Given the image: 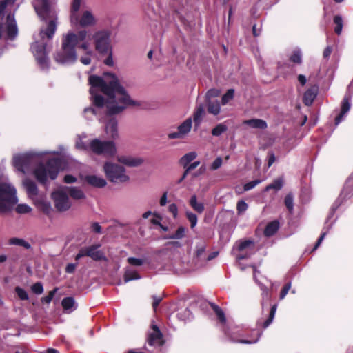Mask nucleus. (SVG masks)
<instances>
[{
    "label": "nucleus",
    "mask_w": 353,
    "mask_h": 353,
    "mask_svg": "<svg viewBox=\"0 0 353 353\" xmlns=\"http://www.w3.org/2000/svg\"><path fill=\"white\" fill-rule=\"evenodd\" d=\"M168 211L172 214L174 218L178 215V208L175 203H172L168 206Z\"/></svg>",
    "instance_id": "59"
},
{
    "label": "nucleus",
    "mask_w": 353,
    "mask_h": 353,
    "mask_svg": "<svg viewBox=\"0 0 353 353\" xmlns=\"http://www.w3.org/2000/svg\"><path fill=\"white\" fill-rule=\"evenodd\" d=\"M234 95V90L229 89L225 94H224L221 99V103L223 105L228 103L233 98Z\"/></svg>",
    "instance_id": "41"
},
{
    "label": "nucleus",
    "mask_w": 353,
    "mask_h": 353,
    "mask_svg": "<svg viewBox=\"0 0 353 353\" xmlns=\"http://www.w3.org/2000/svg\"><path fill=\"white\" fill-rule=\"evenodd\" d=\"M88 81L91 99L96 108H85V117L89 113L97 114L105 106V116L99 120L105 123L106 134L116 139L119 137L118 121L114 116L121 113L130 105H135L136 102L130 99L114 74L107 72L102 77L90 75Z\"/></svg>",
    "instance_id": "1"
},
{
    "label": "nucleus",
    "mask_w": 353,
    "mask_h": 353,
    "mask_svg": "<svg viewBox=\"0 0 353 353\" xmlns=\"http://www.w3.org/2000/svg\"><path fill=\"white\" fill-rule=\"evenodd\" d=\"M83 256H88V247L81 248L75 256V260L78 261Z\"/></svg>",
    "instance_id": "58"
},
{
    "label": "nucleus",
    "mask_w": 353,
    "mask_h": 353,
    "mask_svg": "<svg viewBox=\"0 0 353 353\" xmlns=\"http://www.w3.org/2000/svg\"><path fill=\"white\" fill-rule=\"evenodd\" d=\"M87 36L85 30H81L77 33L68 32L62 38L61 48L54 54V60L61 64L74 63L77 59L75 47L79 46L83 50L88 49L89 43L85 41Z\"/></svg>",
    "instance_id": "2"
},
{
    "label": "nucleus",
    "mask_w": 353,
    "mask_h": 353,
    "mask_svg": "<svg viewBox=\"0 0 353 353\" xmlns=\"http://www.w3.org/2000/svg\"><path fill=\"white\" fill-rule=\"evenodd\" d=\"M85 51H86V55L85 57H81L80 61L83 65H89L91 63L90 56L92 54L93 52L92 50H89V48L88 50H86Z\"/></svg>",
    "instance_id": "51"
},
{
    "label": "nucleus",
    "mask_w": 353,
    "mask_h": 353,
    "mask_svg": "<svg viewBox=\"0 0 353 353\" xmlns=\"http://www.w3.org/2000/svg\"><path fill=\"white\" fill-rule=\"evenodd\" d=\"M200 164V162L199 161H195L192 163H191L190 165H188L186 167V169L183 173V174L182 175V176L181 177V179L179 180L178 183H181L183 180H184V179L186 177L187 174H188V172L192 170H194Z\"/></svg>",
    "instance_id": "43"
},
{
    "label": "nucleus",
    "mask_w": 353,
    "mask_h": 353,
    "mask_svg": "<svg viewBox=\"0 0 353 353\" xmlns=\"http://www.w3.org/2000/svg\"><path fill=\"white\" fill-rule=\"evenodd\" d=\"M332 52V47L327 46L323 50V56L324 59H328Z\"/></svg>",
    "instance_id": "63"
},
{
    "label": "nucleus",
    "mask_w": 353,
    "mask_h": 353,
    "mask_svg": "<svg viewBox=\"0 0 353 353\" xmlns=\"http://www.w3.org/2000/svg\"><path fill=\"white\" fill-rule=\"evenodd\" d=\"M244 125H247L252 128L263 130L267 128L266 122L260 119H252L244 120Z\"/></svg>",
    "instance_id": "23"
},
{
    "label": "nucleus",
    "mask_w": 353,
    "mask_h": 353,
    "mask_svg": "<svg viewBox=\"0 0 353 353\" xmlns=\"http://www.w3.org/2000/svg\"><path fill=\"white\" fill-rule=\"evenodd\" d=\"M103 170L107 178L112 183H125L130 179L125 173V169L117 163L105 162Z\"/></svg>",
    "instance_id": "7"
},
{
    "label": "nucleus",
    "mask_w": 353,
    "mask_h": 353,
    "mask_svg": "<svg viewBox=\"0 0 353 353\" xmlns=\"http://www.w3.org/2000/svg\"><path fill=\"white\" fill-rule=\"evenodd\" d=\"M99 245H92L88 247V256L92 258L94 261H106L107 259L104 254L99 250H97Z\"/></svg>",
    "instance_id": "21"
},
{
    "label": "nucleus",
    "mask_w": 353,
    "mask_h": 353,
    "mask_svg": "<svg viewBox=\"0 0 353 353\" xmlns=\"http://www.w3.org/2000/svg\"><path fill=\"white\" fill-rule=\"evenodd\" d=\"M190 206L196 212L201 214L204 211V205L202 203L197 201V197L196 195H192L190 199Z\"/></svg>",
    "instance_id": "30"
},
{
    "label": "nucleus",
    "mask_w": 353,
    "mask_h": 353,
    "mask_svg": "<svg viewBox=\"0 0 353 353\" xmlns=\"http://www.w3.org/2000/svg\"><path fill=\"white\" fill-rule=\"evenodd\" d=\"M290 288H291V282H288L287 283H285V285L282 288V289L281 290L279 299H283L285 297V296L287 295V294L288 293Z\"/></svg>",
    "instance_id": "52"
},
{
    "label": "nucleus",
    "mask_w": 353,
    "mask_h": 353,
    "mask_svg": "<svg viewBox=\"0 0 353 353\" xmlns=\"http://www.w3.org/2000/svg\"><path fill=\"white\" fill-rule=\"evenodd\" d=\"M276 305L274 304L273 305L271 308H270V314H269V316L268 318L264 321L263 324V328H266L268 327L272 322L274 318V315H275V313H276Z\"/></svg>",
    "instance_id": "38"
},
{
    "label": "nucleus",
    "mask_w": 353,
    "mask_h": 353,
    "mask_svg": "<svg viewBox=\"0 0 353 353\" xmlns=\"http://www.w3.org/2000/svg\"><path fill=\"white\" fill-rule=\"evenodd\" d=\"M232 254L236 258V261L239 265V268L243 270L241 260L243 259V240H239L233 246Z\"/></svg>",
    "instance_id": "19"
},
{
    "label": "nucleus",
    "mask_w": 353,
    "mask_h": 353,
    "mask_svg": "<svg viewBox=\"0 0 353 353\" xmlns=\"http://www.w3.org/2000/svg\"><path fill=\"white\" fill-rule=\"evenodd\" d=\"M112 50L108 53H105V55H108V57L104 60V63L108 66H112L114 65V61L112 57Z\"/></svg>",
    "instance_id": "57"
},
{
    "label": "nucleus",
    "mask_w": 353,
    "mask_h": 353,
    "mask_svg": "<svg viewBox=\"0 0 353 353\" xmlns=\"http://www.w3.org/2000/svg\"><path fill=\"white\" fill-rule=\"evenodd\" d=\"M283 187V181L281 179H277L274 180L272 183L269 184L265 187V190L268 191L270 190L274 189L275 190H279Z\"/></svg>",
    "instance_id": "39"
},
{
    "label": "nucleus",
    "mask_w": 353,
    "mask_h": 353,
    "mask_svg": "<svg viewBox=\"0 0 353 353\" xmlns=\"http://www.w3.org/2000/svg\"><path fill=\"white\" fill-rule=\"evenodd\" d=\"M117 160L128 167H138L143 163V159L139 157L130 155H120L117 157Z\"/></svg>",
    "instance_id": "16"
},
{
    "label": "nucleus",
    "mask_w": 353,
    "mask_h": 353,
    "mask_svg": "<svg viewBox=\"0 0 353 353\" xmlns=\"http://www.w3.org/2000/svg\"><path fill=\"white\" fill-rule=\"evenodd\" d=\"M186 229L183 227L180 226L178 228L174 234L172 235H169L165 237L167 239H181L185 236Z\"/></svg>",
    "instance_id": "36"
},
{
    "label": "nucleus",
    "mask_w": 353,
    "mask_h": 353,
    "mask_svg": "<svg viewBox=\"0 0 353 353\" xmlns=\"http://www.w3.org/2000/svg\"><path fill=\"white\" fill-rule=\"evenodd\" d=\"M85 181L92 186L95 188H103L106 185V181L96 175H88L85 176Z\"/></svg>",
    "instance_id": "20"
},
{
    "label": "nucleus",
    "mask_w": 353,
    "mask_h": 353,
    "mask_svg": "<svg viewBox=\"0 0 353 353\" xmlns=\"http://www.w3.org/2000/svg\"><path fill=\"white\" fill-rule=\"evenodd\" d=\"M6 33L7 37L10 39H14L18 34V28L14 17L10 14L6 18Z\"/></svg>",
    "instance_id": "15"
},
{
    "label": "nucleus",
    "mask_w": 353,
    "mask_h": 353,
    "mask_svg": "<svg viewBox=\"0 0 353 353\" xmlns=\"http://www.w3.org/2000/svg\"><path fill=\"white\" fill-rule=\"evenodd\" d=\"M32 6L39 18L41 20H49L47 28L41 29L39 36L41 40L46 37L48 39H52L57 29L56 20L57 14L54 9L52 6L50 0H33Z\"/></svg>",
    "instance_id": "3"
},
{
    "label": "nucleus",
    "mask_w": 353,
    "mask_h": 353,
    "mask_svg": "<svg viewBox=\"0 0 353 353\" xmlns=\"http://www.w3.org/2000/svg\"><path fill=\"white\" fill-rule=\"evenodd\" d=\"M128 262L129 264L134 266H141L144 263L142 259L134 257H129L128 259Z\"/></svg>",
    "instance_id": "54"
},
{
    "label": "nucleus",
    "mask_w": 353,
    "mask_h": 353,
    "mask_svg": "<svg viewBox=\"0 0 353 353\" xmlns=\"http://www.w3.org/2000/svg\"><path fill=\"white\" fill-rule=\"evenodd\" d=\"M23 185L29 198L34 199L37 196L38 188L34 181L29 179H25L23 181Z\"/></svg>",
    "instance_id": "18"
},
{
    "label": "nucleus",
    "mask_w": 353,
    "mask_h": 353,
    "mask_svg": "<svg viewBox=\"0 0 353 353\" xmlns=\"http://www.w3.org/2000/svg\"><path fill=\"white\" fill-rule=\"evenodd\" d=\"M8 243L10 245L21 246L28 250L31 248V245L28 242H27L24 239H20V238H17V237L11 238L9 239Z\"/></svg>",
    "instance_id": "32"
},
{
    "label": "nucleus",
    "mask_w": 353,
    "mask_h": 353,
    "mask_svg": "<svg viewBox=\"0 0 353 353\" xmlns=\"http://www.w3.org/2000/svg\"><path fill=\"white\" fill-rule=\"evenodd\" d=\"M192 125V118H188L178 126L177 132L168 134L170 139H183L191 130Z\"/></svg>",
    "instance_id": "12"
},
{
    "label": "nucleus",
    "mask_w": 353,
    "mask_h": 353,
    "mask_svg": "<svg viewBox=\"0 0 353 353\" xmlns=\"http://www.w3.org/2000/svg\"><path fill=\"white\" fill-rule=\"evenodd\" d=\"M52 199L54 202L55 208L60 212L66 211L71 207L68 194L64 186L54 190L52 193Z\"/></svg>",
    "instance_id": "9"
},
{
    "label": "nucleus",
    "mask_w": 353,
    "mask_h": 353,
    "mask_svg": "<svg viewBox=\"0 0 353 353\" xmlns=\"http://www.w3.org/2000/svg\"><path fill=\"white\" fill-rule=\"evenodd\" d=\"M76 146L78 149L86 150V151H90V150L89 148V144H85V143H83L81 141L77 142Z\"/></svg>",
    "instance_id": "60"
},
{
    "label": "nucleus",
    "mask_w": 353,
    "mask_h": 353,
    "mask_svg": "<svg viewBox=\"0 0 353 353\" xmlns=\"http://www.w3.org/2000/svg\"><path fill=\"white\" fill-rule=\"evenodd\" d=\"M89 148L92 152L97 155L112 157L117 154V147L113 141L94 139L90 141Z\"/></svg>",
    "instance_id": "6"
},
{
    "label": "nucleus",
    "mask_w": 353,
    "mask_h": 353,
    "mask_svg": "<svg viewBox=\"0 0 353 353\" xmlns=\"http://www.w3.org/2000/svg\"><path fill=\"white\" fill-rule=\"evenodd\" d=\"M289 60L292 63L301 64L302 63L301 51L299 50H294L290 55Z\"/></svg>",
    "instance_id": "40"
},
{
    "label": "nucleus",
    "mask_w": 353,
    "mask_h": 353,
    "mask_svg": "<svg viewBox=\"0 0 353 353\" xmlns=\"http://www.w3.org/2000/svg\"><path fill=\"white\" fill-rule=\"evenodd\" d=\"M77 263H68L65 267V272L72 274L75 271Z\"/></svg>",
    "instance_id": "62"
},
{
    "label": "nucleus",
    "mask_w": 353,
    "mask_h": 353,
    "mask_svg": "<svg viewBox=\"0 0 353 353\" xmlns=\"http://www.w3.org/2000/svg\"><path fill=\"white\" fill-rule=\"evenodd\" d=\"M207 110L210 114L214 115L219 114L221 110L220 103L217 100H208L207 102Z\"/></svg>",
    "instance_id": "27"
},
{
    "label": "nucleus",
    "mask_w": 353,
    "mask_h": 353,
    "mask_svg": "<svg viewBox=\"0 0 353 353\" xmlns=\"http://www.w3.org/2000/svg\"><path fill=\"white\" fill-rule=\"evenodd\" d=\"M17 0H3L0 1V19L3 17L4 10L8 3H14Z\"/></svg>",
    "instance_id": "50"
},
{
    "label": "nucleus",
    "mask_w": 353,
    "mask_h": 353,
    "mask_svg": "<svg viewBox=\"0 0 353 353\" xmlns=\"http://www.w3.org/2000/svg\"><path fill=\"white\" fill-rule=\"evenodd\" d=\"M350 99L351 97L349 94H346L343 97L341 103V112L342 114H346L350 109Z\"/></svg>",
    "instance_id": "35"
},
{
    "label": "nucleus",
    "mask_w": 353,
    "mask_h": 353,
    "mask_svg": "<svg viewBox=\"0 0 353 353\" xmlns=\"http://www.w3.org/2000/svg\"><path fill=\"white\" fill-rule=\"evenodd\" d=\"M141 277L137 271L131 269L126 268L124 273V282L128 283L132 280L139 279Z\"/></svg>",
    "instance_id": "31"
},
{
    "label": "nucleus",
    "mask_w": 353,
    "mask_h": 353,
    "mask_svg": "<svg viewBox=\"0 0 353 353\" xmlns=\"http://www.w3.org/2000/svg\"><path fill=\"white\" fill-rule=\"evenodd\" d=\"M97 23V20L90 10H83L80 15L78 14V21L73 24H79L81 27H92Z\"/></svg>",
    "instance_id": "13"
},
{
    "label": "nucleus",
    "mask_w": 353,
    "mask_h": 353,
    "mask_svg": "<svg viewBox=\"0 0 353 353\" xmlns=\"http://www.w3.org/2000/svg\"><path fill=\"white\" fill-rule=\"evenodd\" d=\"M82 0H72L70 9V22L77 23L78 21V12L80 10Z\"/></svg>",
    "instance_id": "22"
},
{
    "label": "nucleus",
    "mask_w": 353,
    "mask_h": 353,
    "mask_svg": "<svg viewBox=\"0 0 353 353\" xmlns=\"http://www.w3.org/2000/svg\"><path fill=\"white\" fill-rule=\"evenodd\" d=\"M31 49L34 54V57L37 61V63L41 68L44 69L48 67V59L46 54V43L41 41H35L31 45Z\"/></svg>",
    "instance_id": "11"
},
{
    "label": "nucleus",
    "mask_w": 353,
    "mask_h": 353,
    "mask_svg": "<svg viewBox=\"0 0 353 353\" xmlns=\"http://www.w3.org/2000/svg\"><path fill=\"white\" fill-rule=\"evenodd\" d=\"M59 288H55L53 290L50 291L48 295L41 298V301L43 303L49 304L52 301L54 294L58 291Z\"/></svg>",
    "instance_id": "46"
},
{
    "label": "nucleus",
    "mask_w": 353,
    "mask_h": 353,
    "mask_svg": "<svg viewBox=\"0 0 353 353\" xmlns=\"http://www.w3.org/2000/svg\"><path fill=\"white\" fill-rule=\"evenodd\" d=\"M203 114H204V107L202 104H200L199 105H198L196 108L195 111L193 114V120H194L196 127L199 126Z\"/></svg>",
    "instance_id": "28"
},
{
    "label": "nucleus",
    "mask_w": 353,
    "mask_h": 353,
    "mask_svg": "<svg viewBox=\"0 0 353 353\" xmlns=\"http://www.w3.org/2000/svg\"><path fill=\"white\" fill-rule=\"evenodd\" d=\"M318 92L317 85H311L303 94V103L307 106L311 105L316 99Z\"/></svg>",
    "instance_id": "17"
},
{
    "label": "nucleus",
    "mask_w": 353,
    "mask_h": 353,
    "mask_svg": "<svg viewBox=\"0 0 353 353\" xmlns=\"http://www.w3.org/2000/svg\"><path fill=\"white\" fill-rule=\"evenodd\" d=\"M32 210V208L26 204H19L16 208L17 212L19 214L28 213Z\"/></svg>",
    "instance_id": "48"
},
{
    "label": "nucleus",
    "mask_w": 353,
    "mask_h": 353,
    "mask_svg": "<svg viewBox=\"0 0 353 353\" xmlns=\"http://www.w3.org/2000/svg\"><path fill=\"white\" fill-rule=\"evenodd\" d=\"M31 290L36 294H41L43 292V287L41 283L37 282L31 286Z\"/></svg>",
    "instance_id": "47"
},
{
    "label": "nucleus",
    "mask_w": 353,
    "mask_h": 353,
    "mask_svg": "<svg viewBox=\"0 0 353 353\" xmlns=\"http://www.w3.org/2000/svg\"><path fill=\"white\" fill-rule=\"evenodd\" d=\"M68 195H70L74 199H81L85 197V194L79 188L77 187H67L64 186Z\"/></svg>",
    "instance_id": "26"
},
{
    "label": "nucleus",
    "mask_w": 353,
    "mask_h": 353,
    "mask_svg": "<svg viewBox=\"0 0 353 353\" xmlns=\"http://www.w3.org/2000/svg\"><path fill=\"white\" fill-rule=\"evenodd\" d=\"M223 160L221 157H217L211 164L210 169L216 170L219 169L222 165Z\"/></svg>",
    "instance_id": "55"
},
{
    "label": "nucleus",
    "mask_w": 353,
    "mask_h": 353,
    "mask_svg": "<svg viewBox=\"0 0 353 353\" xmlns=\"http://www.w3.org/2000/svg\"><path fill=\"white\" fill-rule=\"evenodd\" d=\"M111 32L108 30H98L92 36L94 48L100 55H105L112 50Z\"/></svg>",
    "instance_id": "8"
},
{
    "label": "nucleus",
    "mask_w": 353,
    "mask_h": 353,
    "mask_svg": "<svg viewBox=\"0 0 353 353\" xmlns=\"http://www.w3.org/2000/svg\"><path fill=\"white\" fill-rule=\"evenodd\" d=\"M279 228V223L274 220L267 224L264 230V235L267 237L273 236Z\"/></svg>",
    "instance_id": "24"
},
{
    "label": "nucleus",
    "mask_w": 353,
    "mask_h": 353,
    "mask_svg": "<svg viewBox=\"0 0 353 353\" xmlns=\"http://www.w3.org/2000/svg\"><path fill=\"white\" fill-rule=\"evenodd\" d=\"M14 290H15V292L17 294L18 297L21 300H23V301L28 300V299H29L28 294L27 292L25 290H23V288L17 286V287L15 288Z\"/></svg>",
    "instance_id": "44"
},
{
    "label": "nucleus",
    "mask_w": 353,
    "mask_h": 353,
    "mask_svg": "<svg viewBox=\"0 0 353 353\" xmlns=\"http://www.w3.org/2000/svg\"><path fill=\"white\" fill-rule=\"evenodd\" d=\"M227 129V126L225 124L220 123L212 129V135L217 137L225 132Z\"/></svg>",
    "instance_id": "42"
},
{
    "label": "nucleus",
    "mask_w": 353,
    "mask_h": 353,
    "mask_svg": "<svg viewBox=\"0 0 353 353\" xmlns=\"http://www.w3.org/2000/svg\"><path fill=\"white\" fill-rule=\"evenodd\" d=\"M196 156L197 154L195 152H188L181 159L180 163L184 168H186L192 161L196 159Z\"/></svg>",
    "instance_id": "33"
},
{
    "label": "nucleus",
    "mask_w": 353,
    "mask_h": 353,
    "mask_svg": "<svg viewBox=\"0 0 353 353\" xmlns=\"http://www.w3.org/2000/svg\"><path fill=\"white\" fill-rule=\"evenodd\" d=\"M147 342L150 346H161L163 345V334L156 325L151 326V330L148 333Z\"/></svg>",
    "instance_id": "14"
},
{
    "label": "nucleus",
    "mask_w": 353,
    "mask_h": 353,
    "mask_svg": "<svg viewBox=\"0 0 353 353\" xmlns=\"http://www.w3.org/2000/svg\"><path fill=\"white\" fill-rule=\"evenodd\" d=\"M260 182H261L260 180L256 179V180H254L252 181H250V182H248V183L244 184V191H248V190L252 189Z\"/></svg>",
    "instance_id": "56"
},
{
    "label": "nucleus",
    "mask_w": 353,
    "mask_h": 353,
    "mask_svg": "<svg viewBox=\"0 0 353 353\" xmlns=\"http://www.w3.org/2000/svg\"><path fill=\"white\" fill-rule=\"evenodd\" d=\"M221 91L218 89H210L206 93V98L210 100L211 98L217 97L220 95Z\"/></svg>",
    "instance_id": "53"
},
{
    "label": "nucleus",
    "mask_w": 353,
    "mask_h": 353,
    "mask_svg": "<svg viewBox=\"0 0 353 353\" xmlns=\"http://www.w3.org/2000/svg\"><path fill=\"white\" fill-rule=\"evenodd\" d=\"M17 201L15 188L10 183H0V213L10 210Z\"/></svg>",
    "instance_id": "5"
},
{
    "label": "nucleus",
    "mask_w": 353,
    "mask_h": 353,
    "mask_svg": "<svg viewBox=\"0 0 353 353\" xmlns=\"http://www.w3.org/2000/svg\"><path fill=\"white\" fill-rule=\"evenodd\" d=\"M62 165V160L59 158L49 159L46 164L39 163L34 170V175L37 180L45 184L48 179L54 180Z\"/></svg>",
    "instance_id": "4"
},
{
    "label": "nucleus",
    "mask_w": 353,
    "mask_h": 353,
    "mask_svg": "<svg viewBox=\"0 0 353 353\" xmlns=\"http://www.w3.org/2000/svg\"><path fill=\"white\" fill-rule=\"evenodd\" d=\"M37 161V157L34 154L28 153L18 155L14 157V165L18 170L23 173H28L31 166Z\"/></svg>",
    "instance_id": "10"
},
{
    "label": "nucleus",
    "mask_w": 353,
    "mask_h": 353,
    "mask_svg": "<svg viewBox=\"0 0 353 353\" xmlns=\"http://www.w3.org/2000/svg\"><path fill=\"white\" fill-rule=\"evenodd\" d=\"M205 250V246L204 244H201L196 247V256L201 258Z\"/></svg>",
    "instance_id": "61"
},
{
    "label": "nucleus",
    "mask_w": 353,
    "mask_h": 353,
    "mask_svg": "<svg viewBox=\"0 0 353 353\" xmlns=\"http://www.w3.org/2000/svg\"><path fill=\"white\" fill-rule=\"evenodd\" d=\"M186 216L190 222L191 228H194L197 223L196 215L191 212H186Z\"/></svg>",
    "instance_id": "49"
},
{
    "label": "nucleus",
    "mask_w": 353,
    "mask_h": 353,
    "mask_svg": "<svg viewBox=\"0 0 353 353\" xmlns=\"http://www.w3.org/2000/svg\"><path fill=\"white\" fill-rule=\"evenodd\" d=\"M334 23L336 26L334 28V32L337 35H340L341 34L342 28H343V26L342 17L339 15L334 16Z\"/></svg>",
    "instance_id": "37"
},
{
    "label": "nucleus",
    "mask_w": 353,
    "mask_h": 353,
    "mask_svg": "<svg viewBox=\"0 0 353 353\" xmlns=\"http://www.w3.org/2000/svg\"><path fill=\"white\" fill-rule=\"evenodd\" d=\"M61 305L64 310H69L72 308L76 309L75 301L72 297H65L61 301Z\"/></svg>",
    "instance_id": "34"
},
{
    "label": "nucleus",
    "mask_w": 353,
    "mask_h": 353,
    "mask_svg": "<svg viewBox=\"0 0 353 353\" xmlns=\"http://www.w3.org/2000/svg\"><path fill=\"white\" fill-rule=\"evenodd\" d=\"M152 299H153L152 307H153V309L154 310H156L157 307H158V305H159L160 302L162 300V297L154 295V296H152Z\"/></svg>",
    "instance_id": "64"
},
{
    "label": "nucleus",
    "mask_w": 353,
    "mask_h": 353,
    "mask_svg": "<svg viewBox=\"0 0 353 353\" xmlns=\"http://www.w3.org/2000/svg\"><path fill=\"white\" fill-rule=\"evenodd\" d=\"M209 305L211 307V308L213 310L214 313L216 314L217 318L219 319V321L222 324H225L226 323V318L225 316V314L222 309L217 305L209 303Z\"/></svg>",
    "instance_id": "29"
},
{
    "label": "nucleus",
    "mask_w": 353,
    "mask_h": 353,
    "mask_svg": "<svg viewBox=\"0 0 353 353\" xmlns=\"http://www.w3.org/2000/svg\"><path fill=\"white\" fill-rule=\"evenodd\" d=\"M285 205L289 212H292L294 208L293 196L291 194H288L285 196L284 199Z\"/></svg>",
    "instance_id": "45"
},
{
    "label": "nucleus",
    "mask_w": 353,
    "mask_h": 353,
    "mask_svg": "<svg viewBox=\"0 0 353 353\" xmlns=\"http://www.w3.org/2000/svg\"><path fill=\"white\" fill-rule=\"evenodd\" d=\"M227 334L232 341L242 343L243 339L241 334V329L237 327H233L229 329Z\"/></svg>",
    "instance_id": "25"
}]
</instances>
